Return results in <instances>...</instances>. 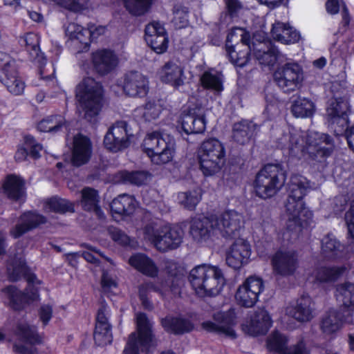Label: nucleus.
<instances>
[{"instance_id":"19","label":"nucleus","mask_w":354,"mask_h":354,"mask_svg":"<svg viewBox=\"0 0 354 354\" xmlns=\"http://www.w3.org/2000/svg\"><path fill=\"white\" fill-rule=\"evenodd\" d=\"M271 263L274 273L281 276L290 275L297 268V254L292 250L279 249L272 255Z\"/></svg>"},{"instance_id":"44","label":"nucleus","mask_w":354,"mask_h":354,"mask_svg":"<svg viewBox=\"0 0 354 354\" xmlns=\"http://www.w3.org/2000/svg\"><path fill=\"white\" fill-rule=\"evenodd\" d=\"M66 32L75 44L80 43L83 45L84 48H88L92 39L88 28H84L82 26L75 23L70 24L67 26Z\"/></svg>"},{"instance_id":"62","label":"nucleus","mask_w":354,"mask_h":354,"mask_svg":"<svg viewBox=\"0 0 354 354\" xmlns=\"http://www.w3.org/2000/svg\"><path fill=\"white\" fill-rule=\"evenodd\" d=\"M346 5L343 0H327L326 3V8L328 13L330 15H336L339 12L340 8H343Z\"/></svg>"},{"instance_id":"1","label":"nucleus","mask_w":354,"mask_h":354,"mask_svg":"<svg viewBox=\"0 0 354 354\" xmlns=\"http://www.w3.org/2000/svg\"><path fill=\"white\" fill-rule=\"evenodd\" d=\"M277 146L292 157L315 159L329 156L333 149V141L325 133L292 129L277 139Z\"/></svg>"},{"instance_id":"8","label":"nucleus","mask_w":354,"mask_h":354,"mask_svg":"<svg viewBox=\"0 0 354 354\" xmlns=\"http://www.w3.org/2000/svg\"><path fill=\"white\" fill-rule=\"evenodd\" d=\"M286 182V174L279 165L268 164L257 174L254 189L257 196L266 199L276 195Z\"/></svg>"},{"instance_id":"58","label":"nucleus","mask_w":354,"mask_h":354,"mask_svg":"<svg viewBox=\"0 0 354 354\" xmlns=\"http://www.w3.org/2000/svg\"><path fill=\"white\" fill-rule=\"evenodd\" d=\"M24 142L28 150H30V155L35 159L40 157V152L42 151V146L36 142L32 136H26L24 138Z\"/></svg>"},{"instance_id":"56","label":"nucleus","mask_w":354,"mask_h":354,"mask_svg":"<svg viewBox=\"0 0 354 354\" xmlns=\"http://www.w3.org/2000/svg\"><path fill=\"white\" fill-rule=\"evenodd\" d=\"M161 110V106L158 104L148 102L144 107L139 109L138 111L142 115L146 121H151L158 118Z\"/></svg>"},{"instance_id":"11","label":"nucleus","mask_w":354,"mask_h":354,"mask_svg":"<svg viewBox=\"0 0 354 354\" xmlns=\"http://www.w3.org/2000/svg\"><path fill=\"white\" fill-rule=\"evenodd\" d=\"M277 85L287 93L301 87L304 81V71L296 62H288L277 67L274 73Z\"/></svg>"},{"instance_id":"53","label":"nucleus","mask_w":354,"mask_h":354,"mask_svg":"<svg viewBox=\"0 0 354 354\" xmlns=\"http://www.w3.org/2000/svg\"><path fill=\"white\" fill-rule=\"evenodd\" d=\"M17 335L26 343L35 345L41 343V337L37 333L35 326L26 324H20L17 328Z\"/></svg>"},{"instance_id":"24","label":"nucleus","mask_w":354,"mask_h":354,"mask_svg":"<svg viewBox=\"0 0 354 354\" xmlns=\"http://www.w3.org/2000/svg\"><path fill=\"white\" fill-rule=\"evenodd\" d=\"M286 337L278 331L272 332L268 337L267 347L270 351L280 354H309L303 342L288 349H286Z\"/></svg>"},{"instance_id":"40","label":"nucleus","mask_w":354,"mask_h":354,"mask_svg":"<svg viewBox=\"0 0 354 354\" xmlns=\"http://www.w3.org/2000/svg\"><path fill=\"white\" fill-rule=\"evenodd\" d=\"M161 324L166 331L174 334L187 333L194 328L193 324L189 319L171 316L162 319Z\"/></svg>"},{"instance_id":"27","label":"nucleus","mask_w":354,"mask_h":354,"mask_svg":"<svg viewBox=\"0 0 354 354\" xmlns=\"http://www.w3.org/2000/svg\"><path fill=\"white\" fill-rule=\"evenodd\" d=\"M123 90L131 97H144L149 91V81L138 72H130L124 76Z\"/></svg>"},{"instance_id":"23","label":"nucleus","mask_w":354,"mask_h":354,"mask_svg":"<svg viewBox=\"0 0 354 354\" xmlns=\"http://www.w3.org/2000/svg\"><path fill=\"white\" fill-rule=\"evenodd\" d=\"M145 40L157 53L166 51L168 47V38L165 28L159 22H152L145 28Z\"/></svg>"},{"instance_id":"51","label":"nucleus","mask_w":354,"mask_h":354,"mask_svg":"<svg viewBox=\"0 0 354 354\" xmlns=\"http://www.w3.org/2000/svg\"><path fill=\"white\" fill-rule=\"evenodd\" d=\"M120 176L124 183L137 186L145 185L151 178L150 174L145 171H124L120 173Z\"/></svg>"},{"instance_id":"16","label":"nucleus","mask_w":354,"mask_h":354,"mask_svg":"<svg viewBox=\"0 0 354 354\" xmlns=\"http://www.w3.org/2000/svg\"><path fill=\"white\" fill-rule=\"evenodd\" d=\"M0 81L6 86L8 91L18 95L23 93L25 83L18 76L15 62L5 54H0Z\"/></svg>"},{"instance_id":"63","label":"nucleus","mask_w":354,"mask_h":354,"mask_svg":"<svg viewBox=\"0 0 354 354\" xmlns=\"http://www.w3.org/2000/svg\"><path fill=\"white\" fill-rule=\"evenodd\" d=\"M101 283L104 292H109L117 287V282L106 273H103Z\"/></svg>"},{"instance_id":"49","label":"nucleus","mask_w":354,"mask_h":354,"mask_svg":"<svg viewBox=\"0 0 354 354\" xmlns=\"http://www.w3.org/2000/svg\"><path fill=\"white\" fill-rule=\"evenodd\" d=\"M65 119L62 115H51L41 120L37 125L40 131L57 132L65 125Z\"/></svg>"},{"instance_id":"2","label":"nucleus","mask_w":354,"mask_h":354,"mask_svg":"<svg viewBox=\"0 0 354 354\" xmlns=\"http://www.w3.org/2000/svg\"><path fill=\"white\" fill-rule=\"evenodd\" d=\"M311 188L310 182L306 177L297 174L291 176L286 203L287 227L290 230L307 226L312 221L313 214L303 201Z\"/></svg>"},{"instance_id":"28","label":"nucleus","mask_w":354,"mask_h":354,"mask_svg":"<svg viewBox=\"0 0 354 354\" xmlns=\"http://www.w3.org/2000/svg\"><path fill=\"white\" fill-rule=\"evenodd\" d=\"M344 323L353 324L354 317L343 310L339 312L337 310L331 309L323 317L321 322V329L325 334H333L338 331Z\"/></svg>"},{"instance_id":"17","label":"nucleus","mask_w":354,"mask_h":354,"mask_svg":"<svg viewBox=\"0 0 354 354\" xmlns=\"http://www.w3.org/2000/svg\"><path fill=\"white\" fill-rule=\"evenodd\" d=\"M128 124L125 121H118L110 127L104 136V145L112 152H118L127 148L130 145Z\"/></svg>"},{"instance_id":"42","label":"nucleus","mask_w":354,"mask_h":354,"mask_svg":"<svg viewBox=\"0 0 354 354\" xmlns=\"http://www.w3.org/2000/svg\"><path fill=\"white\" fill-rule=\"evenodd\" d=\"M3 190L10 199L18 201L24 196V184L22 180L14 175L8 176L3 183Z\"/></svg>"},{"instance_id":"32","label":"nucleus","mask_w":354,"mask_h":354,"mask_svg":"<svg viewBox=\"0 0 354 354\" xmlns=\"http://www.w3.org/2000/svg\"><path fill=\"white\" fill-rule=\"evenodd\" d=\"M45 222L46 218L41 214L32 212H25L20 216L19 223L10 230V234L15 239L19 238Z\"/></svg>"},{"instance_id":"35","label":"nucleus","mask_w":354,"mask_h":354,"mask_svg":"<svg viewBox=\"0 0 354 354\" xmlns=\"http://www.w3.org/2000/svg\"><path fill=\"white\" fill-rule=\"evenodd\" d=\"M335 297L341 304L344 313L354 317V283H345L336 288Z\"/></svg>"},{"instance_id":"20","label":"nucleus","mask_w":354,"mask_h":354,"mask_svg":"<svg viewBox=\"0 0 354 354\" xmlns=\"http://www.w3.org/2000/svg\"><path fill=\"white\" fill-rule=\"evenodd\" d=\"M234 319L235 317L232 311L218 312L214 315L213 321L204 322L202 324V327L208 332L223 334L235 338L236 333L232 328Z\"/></svg>"},{"instance_id":"34","label":"nucleus","mask_w":354,"mask_h":354,"mask_svg":"<svg viewBox=\"0 0 354 354\" xmlns=\"http://www.w3.org/2000/svg\"><path fill=\"white\" fill-rule=\"evenodd\" d=\"M159 76L162 82L175 87L183 85L185 79L183 68L173 62H169L162 67Z\"/></svg>"},{"instance_id":"22","label":"nucleus","mask_w":354,"mask_h":354,"mask_svg":"<svg viewBox=\"0 0 354 354\" xmlns=\"http://www.w3.org/2000/svg\"><path fill=\"white\" fill-rule=\"evenodd\" d=\"M93 145L85 136L77 134L73 138L71 162L73 165L80 167L88 163L92 157Z\"/></svg>"},{"instance_id":"37","label":"nucleus","mask_w":354,"mask_h":354,"mask_svg":"<svg viewBox=\"0 0 354 354\" xmlns=\"http://www.w3.org/2000/svg\"><path fill=\"white\" fill-rule=\"evenodd\" d=\"M253 54L262 65H272L277 59V50L270 42H260L252 45Z\"/></svg>"},{"instance_id":"57","label":"nucleus","mask_w":354,"mask_h":354,"mask_svg":"<svg viewBox=\"0 0 354 354\" xmlns=\"http://www.w3.org/2000/svg\"><path fill=\"white\" fill-rule=\"evenodd\" d=\"M39 37L36 34L29 32L20 39V43L25 44L26 49L31 54L38 55L39 50Z\"/></svg>"},{"instance_id":"5","label":"nucleus","mask_w":354,"mask_h":354,"mask_svg":"<svg viewBox=\"0 0 354 354\" xmlns=\"http://www.w3.org/2000/svg\"><path fill=\"white\" fill-rule=\"evenodd\" d=\"M189 281L199 297H214L223 289L225 280L221 269L207 264L197 266L189 272Z\"/></svg>"},{"instance_id":"52","label":"nucleus","mask_w":354,"mask_h":354,"mask_svg":"<svg viewBox=\"0 0 354 354\" xmlns=\"http://www.w3.org/2000/svg\"><path fill=\"white\" fill-rule=\"evenodd\" d=\"M342 274V270L335 267H318L313 272L316 281L330 282L335 281Z\"/></svg>"},{"instance_id":"30","label":"nucleus","mask_w":354,"mask_h":354,"mask_svg":"<svg viewBox=\"0 0 354 354\" xmlns=\"http://www.w3.org/2000/svg\"><path fill=\"white\" fill-rule=\"evenodd\" d=\"M94 69L100 75H105L113 70L118 63L116 55L110 50L102 49L92 54Z\"/></svg>"},{"instance_id":"55","label":"nucleus","mask_w":354,"mask_h":354,"mask_svg":"<svg viewBox=\"0 0 354 354\" xmlns=\"http://www.w3.org/2000/svg\"><path fill=\"white\" fill-rule=\"evenodd\" d=\"M151 0H124L126 8L134 15H141L145 13Z\"/></svg>"},{"instance_id":"45","label":"nucleus","mask_w":354,"mask_h":354,"mask_svg":"<svg viewBox=\"0 0 354 354\" xmlns=\"http://www.w3.org/2000/svg\"><path fill=\"white\" fill-rule=\"evenodd\" d=\"M138 291L139 297L143 306L147 309H151L153 305L148 295L151 292H156L163 295V284L150 281L145 282L139 286Z\"/></svg>"},{"instance_id":"7","label":"nucleus","mask_w":354,"mask_h":354,"mask_svg":"<svg viewBox=\"0 0 354 354\" xmlns=\"http://www.w3.org/2000/svg\"><path fill=\"white\" fill-rule=\"evenodd\" d=\"M175 140L169 134L160 131L148 133L143 141L145 152L156 165H163L172 160L175 154Z\"/></svg>"},{"instance_id":"10","label":"nucleus","mask_w":354,"mask_h":354,"mask_svg":"<svg viewBox=\"0 0 354 354\" xmlns=\"http://www.w3.org/2000/svg\"><path fill=\"white\" fill-rule=\"evenodd\" d=\"M137 332L130 335L122 354H140L147 350L153 341L151 324L144 313L136 315Z\"/></svg>"},{"instance_id":"54","label":"nucleus","mask_w":354,"mask_h":354,"mask_svg":"<svg viewBox=\"0 0 354 354\" xmlns=\"http://www.w3.org/2000/svg\"><path fill=\"white\" fill-rule=\"evenodd\" d=\"M180 203L184 207L189 209H194L201 199L200 190L195 189L187 192H181L178 194Z\"/></svg>"},{"instance_id":"18","label":"nucleus","mask_w":354,"mask_h":354,"mask_svg":"<svg viewBox=\"0 0 354 354\" xmlns=\"http://www.w3.org/2000/svg\"><path fill=\"white\" fill-rule=\"evenodd\" d=\"M226 251L225 261L228 266L236 270L248 263L252 250L250 243L242 238H236Z\"/></svg>"},{"instance_id":"39","label":"nucleus","mask_w":354,"mask_h":354,"mask_svg":"<svg viewBox=\"0 0 354 354\" xmlns=\"http://www.w3.org/2000/svg\"><path fill=\"white\" fill-rule=\"evenodd\" d=\"M343 248V245L333 234H328L322 240L321 252L325 259H335L340 257Z\"/></svg>"},{"instance_id":"60","label":"nucleus","mask_w":354,"mask_h":354,"mask_svg":"<svg viewBox=\"0 0 354 354\" xmlns=\"http://www.w3.org/2000/svg\"><path fill=\"white\" fill-rule=\"evenodd\" d=\"M174 21L179 28H183L188 23V12L185 8L176 9L174 12Z\"/></svg>"},{"instance_id":"61","label":"nucleus","mask_w":354,"mask_h":354,"mask_svg":"<svg viewBox=\"0 0 354 354\" xmlns=\"http://www.w3.org/2000/svg\"><path fill=\"white\" fill-rule=\"evenodd\" d=\"M348 234L354 239V199L351 201L350 208L345 214Z\"/></svg>"},{"instance_id":"59","label":"nucleus","mask_w":354,"mask_h":354,"mask_svg":"<svg viewBox=\"0 0 354 354\" xmlns=\"http://www.w3.org/2000/svg\"><path fill=\"white\" fill-rule=\"evenodd\" d=\"M109 232L111 239L118 244L122 245H128L130 244V238L122 230L115 227H110Z\"/></svg>"},{"instance_id":"64","label":"nucleus","mask_w":354,"mask_h":354,"mask_svg":"<svg viewBox=\"0 0 354 354\" xmlns=\"http://www.w3.org/2000/svg\"><path fill=\"white\" fill-rule=\"evenodd\" d=\"M13 351L17 354H38L37 350L34 346L30 348L24 345L15 344Z\"/></svg>"},{"instance_id":"50","label":"nucleus","mask_w":354,"mask_h":354,"mask_svg":"<svg viewBox=\"0 0 354 354\" xmlns=\"http://www.w3.org/2000/svg\"><path fill=\"white\" fill-rule=\"evenodd\" d=\"M46 211L64 214L73 212L74 206L68 201L64 198H52L48 200L44 205Z\"/></svg>"},{"instance_id":"47","label":"nucleus","mask_w":354,"mask_h":354,"mask_svg":"<svg viewBox=\"0 0 354 354\" xmlns=\"http://www.w3.org/2000/svg\"><path fill=\"white\" fill-rule=\"evenodd\" d=\"M201 82L202 86L207 89L218 92L223 89L222 75L214 70L204 72L201 77Z\"/></svg>"},{"instance_id":"29","label":"nucleus","mask_w":354,"mask_h":354,"mask_svg":"<svg viewBox=\"0 0 354 354\" xmlns=\"http://www.w3.org/2000/svg\"><path fill=\"white\" fill-rule=\"evenodd\" d=\"M181 126L187 134L201 133L206 128L205 114L201 109H189L181 116Z\"/></svg>"},{"instance_id":"48","label":"nucleus","mask_w":354,"mask_h":354,"mask_svg":"<svg viewBox=\"0 0 354 354\" xmlns=\"http://www.w3.org/2000/svg\"><path fill=\"white\" fill-rule=\"evenodd\" d=\"M8 274L10 280H19L26 273V266L22 257H16L11 259L7 266Z\"/></svg>"},{"instance_id":"26","label":"nucleus","mask_w":354,"mask_h":354,"mask_svg":"<svg viewBox=\"0 0 354 354\" xmlns=\"http://www.w3.org/2000/svg\"><path fill=\"white\" fill-rule=\"evenodd\" d=\"M286 313L297 322H307L315 316L314 304L310 297L303 296L290 304L286 308Z\"/></svg>"},{"instance_id":"6","label":"nucleus","mask_w":354,"mask_h":354,"mask_svg":"<svg viewBox=\"0 0 354 354\" xmlns=\"http://www.w3.org/2000/svg\"><path fill=\"white\" fill-rule=\"evenodd\" d=\"M226 149L223 143L216 138L204 140L198 151L199 168L204 176L218 173L225 164Z\"/></svg>"},{"instance_id":"36","label":"nucleus","mask_w":354,"mask_h":354,"mask_svg":"<svg viewBox=\"0 0 354 354\" xmlns=\"http://www.w3.org/2000/svg\"><path fill=\"white\" fill-rule=\"evenodd\" d=\"M129 264L136 270L149 277H156L158 268L153 261L142 253L132 255L129 259Z\"/></svg>"},{"instance_id":"12","label":"nucleus","mask_w":354,"mask_h":354,"mask_svg":"<svg viewBox=\"0 0 354 354\" xmlns=\"http://www.w3.org/2000/svg\"><path fill=\"white\" fill-rule=\"evenodd\" d=\"M213 225L217 236L234 239L239 237L243 230V216L234 210L225 211L220 215L213 216Z\"/></svg>"},{"instance_id":"33","label":"nucleus","mask_w":354,"mask_h":354,"mask_svg":"<svg viewBox=\"0 0 354 354\" xmlns=\"http://www.w3.org/2000/svg\"><path fill=\"white\" fill-rule=\"evenodd\" d=\"M272 37L283 44H292L298 42L301 38L299 32L289 24L277 21L272 25Z\"/></svg>"},{"instance_id":"15","label":"nucleus","mask_w":354,"mask_h":354,"mask_svg":"<svg viewBox=\"0 0 354 354\" xmlns=\"http://www.w3.org/2000/svg\"><path fill=\"white\" fill-rule=\"evenodd\" d=\"M263 290V279L257 276H250L239 286L235 299L240 306L251 308L256 304L260 294Z\"/></svg>"},{"instance_id":"13","label":"nucleus","mask_w":354,"mask_h":354,"mask_svg":"<svg viewBox=\"0 0 354 354\" xmlns=\"http://www.w3.org/2000/svg\"><path fill=\"white\" fill-rule=\"evenodd\" d=\"M237 30L241 32V44L236 46H234V37H236L238 39V36L236 31L232 30L227 36L226 52L232 64L239 67H243L248 64L250 59V53L252 50L249 44L250 36L242 29H237Z\"/></svg>"},{"instance_id":"25","label":"nucleus","mask_w":354,"mask_h":354,"mask_svg":"<svg viewBox=\"0 0 354 354\" xmlns=\"http://www.w3.org/2000/svg\"><path fill=\"white\" fill-rule=\"evenodd\" d=\"M109 312V307L102 305L97 314L94 340L98 346L111 344L113 340L111 326L108 322Z\"/></svg>"},{"instance_id":"9","label":"nucleus","mask_w":354,"mask_h":354,"mask_svg":"<svg viewBox=\"0 0 354 354\" xmlns=\"http://www.w3.org/2000/svg\"><path fill=\"white\" fill-rule=\"evenodd\" d=\"M350 106L347 99L337 97L330 102L326 109V118L328 127L336 135H341L346 131V140L351 149L354 151V126L348 129V113Z\"/></svg>"},{"instance_id":"46","label":"nucleus","mask_w":354,"mask_h":354,"mask_svg":"<svg viewBox=\"0 0 354 354\" xmlns=\"http://www.w3.org/2000/svg\"><path fill=\"white\" fill-rule=\"evenodd\" d=\"M291 111L296 118L311 117L315 112V104L306 98L299 97L292 104Z\"/></svg>"},{"instance_id":"38","label":"nucleus","mask_w":354,"mask_h":354,"mask_svg":"<svg viewBox=\"0 0 354 354\" xmlns=\"http://www.w3.org/2000/svg\"><path fill=\"white\" fill-rule=\"evenodd\" d=\"M137 205L138 203L133 196L123 194L113 200L111 209L113 214L129 215L134 212Z\"/></svg>"},{"instance_id":"43","label":"nucleus","mask_w":354,"mask_h":354,"mask_svg":"<svg viewBox=\"0 0 354 354\" xmlns=\"http://www.w3.org/2000/svg\"><path fill=\"white\" fill-rule=\"evenodd\" d=\"M98 202L97 191L90 187L82 189L81 203L83 208L86 211L93 212L99 218H102L104 214L98 206Z\"/></svg>"},{"instance_id":"4","label":"nucleus","mask_w":354,"mask_h":354,"mask_svg":"<svg viewBox=\"0 0 354 354\" xmlns=\"http://www.w3.org/2000/svg\"><path fill=\"white\" fill-rule=\"evenodd\" d=\"M75 92L80 115L88 122H95L103 105L102 86L88 77L77 84Z\"/></svg>"},{"instance_id":"41","label":"nucleus","mask_w":354,"mask_h":354,"mask_svg":"<svg viewBox=\"0 0 354 354\" xmlns=\"http://www.w3.org/2000/svg\"><path fill=\"white\" fill-rule=\"evenodd\" d=\"M257 126L251 121L243 120L233 126L232 138L241 145L245 144L257 129Z\"/></svg>"},{"instance_id":"31","label":"nucleus","mask_w":354,"mask_h":354,"mask_svg":"<svg viewBox=\"0 0 354 354\" xmlns=\"http://www.w3.org/2000/svg\"><path fill=\"white\" fill-rule=\"evenodd\" d=\"M214 228L213 216L202 219L195 218L192 222L189 232L194 241L202 243L212 236H217Z\"/></svg>"},{"instance_id":"21","label":"nucleus","mask_w":354,"mask_h":354,"mask_svg":"<svg viewBox=\"0 0 354 354\" xmlns=\"http://www.w3.org/2000/svg\"><path fill=\"white\" fill-rule=\"evenodd\" d=\"M272 321L268 312L264 308H258L250 316L249 320L242 324V330L250 336L266 334L272 326Z\"/></svg>"},{"instance_id":"3","label":"nucleus","mask_w":354,"mask_h":354,"mask_svg":"<svg viewBox=\"0 0 354 354\" xmlns=\"http://www.w3.org/2000/svg\"><path fill=\"white\" fill-rule=\"evenodd\" d=\"M145 239L160 252L176 249L183 241V231L177 226L159 219L147 222L142 228Z\"/></svg>"},{"instance_id":"14","label":"nucleus","mask_w":354,"mask_h":354,"mask_svg":"<svg viewBox=\"0 0 354 354\" xmlns=\"http://www.w3.org/2000/svg\"><path fill=\"white\" fill-rule=\"evenodd\" d=\"M27 280L28 286L26 293H22L14 286H9L3 290L5 295L9 300V305L15 310H20L25 304L39 299V290L35 286L40 285L41 281L34 274L28 276Z\"/></svg>"}]
</instances>
